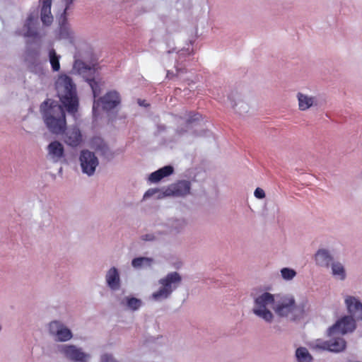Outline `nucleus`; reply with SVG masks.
<instances>
[{
	"instance_id": "obj_32",
	"label": "nucleus",
	"mask_w": 362,
	"mask_h": 362,
	"mask_svg": "<svg viewBox=\"0 0 362 362\" xmlns=\"http://www.w3.org/2000/svg\"><path fill=\"white\" fill-rule=\"evenodd\" d=\"M202 117V115L197 112H190L187 119V123L188 124H192L196 121H199Z\"/></svg>"
},
{
	"instance_id": "obj_8",
	"label": "nucleus",
	"mask_w": 362,
	"mask_h": 362,
	"mask_svg": "<svg viewBox=\"0 0 362 362\" xmlns=\"http://www.w3.org/2000/svg\"><path fill=\"white\" fill-rule=\"evenodd\" d=\"M79 159L82 171L88 175H92L98 165V160L95 154L88 150H83L81 153Z\"/></svg>"
},
{
	"instance_id": "obj_6",
	"label": "nucleus",
	"mask_w": 362,
	"mask_h": 362,
	"mask_svg": "<svg viewBox=\"0 0 362 362\" xmlns=\"http://www.w3.org/2000/svg\"><path fill=\"white\" fill-rule=\"evenodd\" d=\"M339 334H334L329 336L330 339L327 341L317 339L314 344L313 347L323 351L332 352H340L345 349L346 343L345 340L339 336Z\"/></svg>"
},
{
	"instance_id": "obj_17",
	"label": "nucleus",
	"mask_w": 362,
	"mask_h": 362,
	"mask_svg": "<svg viewBox=\"0 0 362 362\" xmlns=\"http://www.w3.org/2000/svg\"><path fill=\"white\" fill-rule=\"evenodd\" d=\"M106 281L107 285L113 290H117L119 287V276L115 267L111 268L106 274Z\"/></svg>"
},
{
	"instance_id": "obj_22",
	"label": "nucleus",
	"mask_w": 362,
	"mask_h": 362,
	"mask_svg": "<svg viewBox=\"0 0 362 362\" xmlns=\"http://www.w3.org/2000/svg\"><path fill=\"white\" fill-rule=\"evenodd\" d=\"M59 58L60 56L56 53L54 49H49V59L54 71H58L60 69Z\"/></svg>"
},
{
	"instance_id": "obj_15",
	"label": "nucleus",
	"mask_w": 362,
	"mask_h": 362,
	"mask_svg": "<svg viewBox=\"0 0 362 362\" xmlns=\"http://www.w3.org/2000/svg\"><path fill=\"white\" fill-rule=\"evenodd\" d=\"M174 172V168L171 165H165L156 171L150 174L148 177V180L151 182H158L160 181L163 178L168 177L172 175Z\"/></svg>"
},
{
	"instance_id": "obj_37",
	"label": "nucleus",
	"mask_w": 362,
	"mask_h": 362,
	"mask_svg": "<svg viewBox=\"0 0 362 362\" xmlns=\"http://www.w3.org/2000/svg\"><path fill=\"white\" fill-rule=\"evenodd\" d=\"M142 239L144 240H153L154 239V237L152 235H146L142 237Z\"/></svg>"
},
{
	"instance_id": "obj_1",
	"label": "nucleus",
	"mask_w": 362,
	"mask_h": 362,
	"mask_svg": "<svg viewBox=\"0 0 362 362\" xmlns=\"http://www.w3.org/2000/svg\"><path fill=\"white\" fill-rule=\"evenodd\" d=\"M63 105L57 102L47 100L40 105V111L46 127L54 134H62L66 129V115Z\"/></svg>"
},
{
	"instance_id": "obj_25",
	"label": "nucleus",
	"mask_w": 362,
	"mask_h": 362,
	"mask_svg": "<svg viewBox=\"0 0 362 362\" xmlns=\"http://www.w3.org/2000/svg\"><path fill=\"white\" fill-rule=\"evenodd\" d=\"M86 81L92 89L94 98H96L101 92L100 83L95 81L94 78L86 77Z\"/></svg>"
},
{
	"instance_id": "obj_11",
	"label": "nucleus",
	"mask_w": 362,
	"mask_h": 362,
	"mask_svg": "<svg viewBox=\"0 0 362 362\" xmlns=\"http://www.w3.org/2000/svg\"><path fill=\"white\" fill-rule=\"evenodd\" d=\"M347 310L356 320H362V303L354 296H348L345 298Z\"/></svg>"
},
{
	"instance_id": "obj_2",
	"label": "nucleus",
	"mask_w": 362,
	"mask_h": 362,
	"mask_svg": "<svg viewBox=\"0 0 362 362\" xmlns=\"http://www.w3.org/2000/svg\"><path fill=\"white\" fill-rule=\"evenodd\" d=\"M55 88L64 107L69 114L75 115L79 103L76 86L72 78L66 74L59 75L55 81Z\"/></svg>"
},
{
	"instance_id": "obj_28",
	"label": "nucleus",
	"mask_w": 362,
	"mask_h": 362,
	"mask_svg": "<svg viewBox=\"0 0 362 362\" xmlns=\"http://www.w3.org/2000/svg\"><path fill=\"white\" fill-rule=\"evenodd\" d=\"M152 261V259L148 257H136L132 260V264L134 267L139 268L144 264L150 265Z\"/></svg>"
},
{
	"instance_id": "obj_18",
	"label": "nucleus",
	"mask_w": 362,
	"mask_h": 362,
	"mask_svg": "<svg viewBox=\"0 0 362 362\" xmlns=\"http://www.w3.org/2000/svg\"><path fill=\"white\" fill-rule=\"evenodd\" d=\"M191 185L189 181L181 180L173 187V193L176 196H185L189 193Z\"/></svg>"
},
{
	"instance_id": "obj_24",
	"label": "nucleus",
	"mask_w": 362,
	"mask_h": 362,
	"mask_svg": "<svg viewBox=\"0 0 362 362\" xmlns=\"http://www.w3.org/2000/svg\"><path fill=\"white\" fill-rule=\"evenodd\" d=\"M57 340L59 341H66L71 339L72 334L70 329L62 326L58 334L56 335Z\"/></svg>"
},
{
	"instance_id": "obj_33",
	"label": "nucleus",
	"mask_w": 362,
	"mask_h": 362,
	"mask_svg": "<svg viewBox=\"0 0 362 362\" xmlns=\"http://www.w3.org/2000/svg\"><path fill=\"white\" fill-rule=\"evenodd\" d=\"M101 362H117L112 355L104 354L101 356Z\"/></svg>"
},
{
	"instance_id": "obj_12",
	"label": "nucleus",
	"mask_w": 362,
	"mask_h": 362,
	"mask_svg": "<svg viewBox=\"0 0 362 362\" xmlns=\"http://www.w3.org/2000/svg\"><path fill=\"white\" fill-rule=\"evenodd\" d=\"M64 141L69 146H78L82 141V134L79 128L76 126L69 128L66 132Z\"/></svg>"
},
{
	"instance_id": "obj_19",
	"label": "nucleus",
	"mask_w": 362,
	"mask_h": 362,
	"mask_svg": "<svg viewBox=\"0 0 362 362\" xmlns=\"http://www.w3.org/2000/svg\"><path fill=\"white\" fill-rule=\"evenodd\" d=\"M315 260L318 265L328 267L332 261V257L326 250H319L315 254Z\"/></svg>"
},
{
	"instance_id": "obj_20",
	"label": "nucleus",
	"mask_w": 362,
	"mask_h": 362,
	"mask_svg": "<svg viewBox=\"0 0 362 362\" xmlns=\"http://www.w3.org/2000/svg\"><path fill=\"white\" fill-rule=\"evenodd\" d=\"M297 98L299 109L303 111L309 109L315 102V98L314 97L308 96L301 93H298Z\"/></svg>"
},
{
	"instance_id": "obj_27",
	"label": "nucleus",
	"mask_w": 362,
	"mask_h": 362,
	"mask_svg": "<svg viewBox=\"0 0 362 362\" xmlns=\"http://www.w3.org/2000/svg\"><path fill=\"white\" fill-rule=\"evenodd\" d=\"M75 67H78V71L81 74H83L84 77H86V74L89 72L91 75H94L95 73V69L88 67L84 63H76Z\"/></svg>"
},
{
	"instance_id": "obj_26",
	"label": "nucleus",
	"mask_w": 362,
	"mask_h": 362,
	"mask_svg": "<svg viewBox=\"0 0 362 362\" xmlns=\"http://www.w3.org/2000/svg\"><path fill=\"white\" fill-rule=\"evenodd\" d=\"M332 274L338 276L340 279H345V271L341 264L335 262L332 264Z\"/></svg>"
},
{
	"instance_id": "obj_29",
	"label": "nucleus",
	"mask_w": 362,
	"mask_h": 362,
	"mask_svg": "<svg viewBox=\"0 0 362 362\" xmlns=\"http://www.w3.org/2000/svg\"><path fill=\"white\" fill-rule=\"evenodd\" d=\"M127 305L129 309L136 310L141 305V300L134 297L127 298Z\"/></svg>"
},
{
	"instance_id": "obj_38",
	"label": "nucleus",
	"mask_w": 362,
	"mask_h": 362,
	"mask_svg": "<svg viewBox=\"0 0 362 362\" xmlns=\"http://www.w3.org/2000/svg\"><path fill=\"white\" fill-rule=\"evenodd\" d=\"M184 71L182 69L177 68V74H179L180 72H183Z\"/></svg>"
},
{
	"instance_id": "obj_3",
	"label": "nucleus",
	"mask_w": 362,
	"mask_h": 362,
	"mask_svg": "<svg viewBox=\"0 0 362 362\" xmlns=\"http://www.w3.org/2000/svg\"><path fill=\"white\" fill-rule=\"evenodd\" d=\"M305 308L306 303L296 305L293 296H286L281 299L274 310L281 317H290L291 320H296L303 317Z\"/></svg>"
},
{
	"instance_id": "obj_35",
	"label": "nucleus",
	"mask_w": 362,
	"mask_h": 362,
	"mask_svg": "<svg viewBox=\"0 0 362 362\" xmlns=\"http://www.w3.org/2000/svg\"><path fill=\"white\" fill-rule=\"evenodd\" d=\"M158 192V189H148L144 195V198L146 199V198H148L153 195H154L156 193Z\"/></svg>"
},
{
	"instance_id": "obj_9",
	"label": "nucleus",
	"mask_w": 362,
	"mask_h": 362,
	"mask_svg": "<svg viewBox=\"0 0 362 362\" xmlns=\"http://www.w3.org/2000/svg\"><path fill=\"white\" fill-rule=\"evenodd\" d=\"M99 102L103 104V108L106 110H110L115 108L120 103V97L117 91H110L107 93L103 97L100 98L98 100H94L93 110L95 112L97 107L99 105Z\"/></svg>"
},
{
	"instance_id": "obj_23",
	"label": "nucleus",
	"mask_w": 362,
	"mask_h": 362,
	"mask_svg": "<svg viewBox=\"0 0 362 362\" xmlns=\"http://www.w3.org/2000/svg\"><path fill=\"white\" fill-rule=\"evenodd\" d=\"M41 21L46 25H49L53 21V17L51 13V8H41L40 11Z\"/></svg>"
},
{
	"instance_id": "obj_5",
	"label": "nucleus",
	"mask_w": 362,
	"mask_h": 362,
	"mask_svg": "<svg viewBox=\"0 0 362 362\" xmlns=\"http://www.w3.org/2000/svg\"><path fill=\"white\" fill-rule=\"evenodd\" d=\"M274 298L273 295L269 293H264L255 299V305L253 312L259 317L264 319L267 322H271L273 315L269 310L268 306L273 305Z\"/></svg>"
},
{
	"instance_id": "obj_13",
	"label": "nucleus",
	"mask_w": 362,
	"mask_h": 362,
	"mask_svg": "<svg viewBox=\"0 0 362 362\" xmlns=\"http://www.w3.org/2000/svg\"><path fill=\"white\" fill-rule=\"evenodd\" d=\"M37 14L30 13L25 21L23 26V35L25 37H35L37 35Z\"/></svg>"
},
{
	"instance_id": "obj_36",
	"label": "nucleus",
	"mask_w": 362,
	"mask_h": 362,
	"mask_svg": "<svg viewBox=\"0 0 362 362\" xmlns=\"http://www.w3.org/2000/svg\"><path fill=\"white\" fill-rule=\"evenodd\" d=\"M41 8H51L52 0H40Z\"/></svg>"
},
{
	"instance_id": "obj_7",
	"label": "nucleus",
	"mask_w": 362,
	"mask_h": 362,
	"mask_svg": "<svg viewBox=\"0 0 362 362\" xmlns=\"http://www.w3.org/2000/svg\"><path fill=\"white\" fill-rule=\"evenodd\" d=\"M356 320L350 316L342 317L328 329V335L332 336L334 334L344 335L352 332L356 329Z\"/></svg>"
},
{
	"instance_id": "obj_21",
	"label": "nucleus",
	"mask_w": 362,
	"mask_h": 362,
	"mask_svg": "<svg viewBox=\"0 0 362 362\" xmlns=\"http://www.w3.org/2000/svg\"><path fill=\"white\" fill-rule=\"evenodd\" d=\"M296 356L298 362H311L312 356L305 347H299L296 351Z\"/></svg>"
},
{
	"instance_id": "obj_14",
	"label": "nucleus",
	"mask_w": 362,
	"mask_h": 362,
	"mask_svg": "<svg viewBox=\"0 0 362 362\" xmlns=\"http://www.w3.org/2000/svg\"><path fill=\"white\" fill-rule=\"evenodd\" d=\"M48 154L54 160L57 162L64 156V148L63 145L58 141L51 142L48 146Z\"/></svg>"
},
{
	"instance_id": "obj_34",
	"label": "nucleus",
	"mask_w": 362,
	"mask_h": 362,
	"mask_svg": "<svg viewBox=\"0 0 362 362\" xmlns=\"http://www.w3.org/2000/svg\"><path fill=\"white\" fill-rule=\"evenodd\" d=\"M255 196L257 198L262 199L265 197L264 191L262 189L257 187L255 191Z\"/></svg>"
},
{
	"instance_id": "obj_16",
	"label": "nucleus",
	"mask_w": 362,
	"mask_h": 362,
	"mask_svg": "<svg viewBox=\"0 0 362 362\" xmlns=\"http://www.w3.org/2000/svg\"><path fill=\"white\" fill-rule=\"evenodd\" d=\"M74 0H64L65 3H66V8L64 11V13H63V20L62 21V23L60 24V28H59V38L62 39H68V38H71V32L67 25V23H66V10L69 8V6L72 4Z\"/></svg>"
},
{
	"instance_id": "obj_30",
	"label": "nucleus",
	"mask_w": 362,
	"mask_h": 362,
	"mask_svg": "<svg viewBox=\"0 0 362 362\" xmlns=\"http://www.w3.org/2000/svg\"><path fill=\"white\" fill-rule=\"evenodd\" d=\"M281 276L285 280H291L296 275V272L294 269L290 268H283L281 270Z\"/></svg>"
},
{
	"instance_id": "obj_31",
	"label": "nucleus",
	"mask_w": 362,
	"mask_h": 362,
	"mask_svg": "<svg viewBox=\"0 0 362 362\" xmlns=\"http://www.w3.org/2000/svg\"><path fill=\"white\" fill-rule=\"evenodd\" d=\"M62 326L63 325L57 321L50 322L49 325L50 334L56 337Z\"/></svg>"
},
{
	"instance_id": "obj_4",
	"label": "nucleus",
	"mask_w": 362,
	"mask_h": 362,
	"mask_svg": "<svg viewBox=\"0 0 362 362\" xmlns=\"http://www.w3.org/2000/svg\"><path fill=\"white\" fill-rule=\"evenodd\" d=\"M181 281L182 278L177 272H174L168 274L165 278L160 279L159 284H161L162 287L153 293V299L167 298L177 288Z\"/></svg>"
},
{
	"instance_id": "obj_10",
	"label": "nucleus",
	"mask_w": 362,
	"mask_h": 362,
	"mask_svg": "<svg viewBox=\"0 0 362 362\" xmlns=\"http://www.w3.org/2000/svg\"><path fill=\"white\" fill-rule=\"evenodd\" d=\"M61 351L67 358L75 362H86L88 357V355L74 345H64L61 347Z\"/></svg>"
}]
</instances>
